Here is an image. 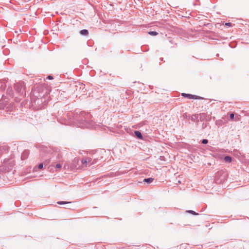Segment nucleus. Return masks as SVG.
Instances as JSON below:
<instances>
[{
	"label": "nucleus",
	"mask_w": 249,
	"mask_h": 249,
	"mask_svg": "<svg viewBox=\"0 0 249 249\" xmlns=\"http://www.w3.org/2000/svg\"><path fill=\"white\" fill-rule=\"evenodd\" d=\"M81 127L92 128L94 127V123L93 122H85L84 124H80L79 125Z\"/></svg>",
	"instance_id": "1"
},
{
	"label": "nucleus",
	"mask_w": 249,
	"mask_h": 249,
	"mask_svg": "<svg viewBox=\"0 0 249 249\" xmlns=\"http://www.w3.org/2000/svg\"><path fill=\"white\" fill-rule=\"evenodd\" d=\"M182 96L185 97H187L189 99H197L198 97L196 95H194L190 94L182 93Z\"/></svg>",
	"instance_id": "2"
},
{
	"label": "nucleus",
	"mask_w": 249,
	"mask_h": 249,
	"mask_svg": "<svg viewBox=\"0 0 249 249\" xmlns=\"http://www.w3.org/2000/svg\"><path fill=\"white\" fill-rule=\"evenodd\" d=\"M91 161L90 158H85L82 160V163L86 167L88 166V163H89Z\"/></svg>",
	"instance_id": "3"
},
{
	"label": "nucleus",
	"mask_w": 249,
	"mask_h": 249,
	"mask_svg": "<svg viewBox=\"0 0 249 249\" xmlns=\"http://www.w3.org/2000/svg\"><path fill=\"white\" fill-rule=\"evenodd\" d=\"M15 89L18 92H21L22 87L20 84H17L15 85Z\"/></svg>",
	"instance_id": "4"
},
{
	"label": "nucleus",
	"mask_w": 249,
	"mask_h": 249,
	"mask_svg": "<svg viewBox=\"0 0 249 249\" xmlns=\"http://www.w3.org/2000/svg\"><path fill=\"white\" fill-rule=\"evenodd\" d=\"M199 116L200 120L201 121H203L204 120H207L206 118V117L207 116L205 113H201L199 115Z\"/></svg>",
	"instance_id": "5"
},
{
	"label": "nucleus",
	"mask_w": 249,
	"mask_h": 249,
	"mask_svg": "<svg viewBox=\"0 0 249 249\" xmlns=\"http://www.w3.org/2000/svg\"><path fill=\"white\" fill-rule=\"evenodd\" d=\"M135 136L139 139H142V136L141 133L139 131H135L134 132Z\"/></svg>",
	"instance_id": "6"
},
{
	"label": "nucleus",
	"mask_w": 249,
	"mask_h": 249,
	"mask_svg": "<svg viewBox=\"0 0 249 249\" xmlns=\"http://www.w3.org/2000/svg\"><path fill=\"white\" fill-rule=\"evenodd\" d=\"M154 180V178H144L143 179V182H146V183H150L151 182H152Z\"/></svg>",
	"instance_id": "7"
},
{
	"label": "nucleus",
	"mask_w": 249,
	"mask_h": 249,
	"mask_svg": "<svg viewBox=\"0 0 249 249\" xmlns=\"http://www.w3.org/2000/svg\"><path fill=\"white\" fill-rule=\"evenodd\" d=\"M88 33H89L88 31L86 29L82 30L80 31V34L82 35L87 36V35H88Z\"/></svg>",
	"instance_id": "8"
},
{
	"label": "nucleus",
	"mask_w": 249,
	"mask_h": 249,
	"mask_svg": "<svg viewBox=\"0 0 249 249\" xmlns=\"http://www.w3.org/2000/svg\"><path fill=\"white\" fill-rule=\"evenodd\" d=\"M224 160L226 162L230 163L231 161V157H230L229 156H226L224 158Z\"/></svg>",
	"instance_id": "9"
},
{
	"label": "nucleus",
	"mask_w": 249,
	"mask_h": 249,
	"mask_svg": "<svg viewBox=\"0 0 249 249\" xmlns=\"http://www.w3.org/2000/svg\"><path fill=\"white\" fill-rule=\"evenodd\" d=\"M197 115H193L191 117L192 120L193 121H196L197 119Z\"/></svg>",
	"instance_id": "10"
},
{
	"label": "nucleus",
	"mask_w": 249,
	"mask_h": 249,
	"mask_svg": "<svg viewBox=\"0 0 249 249\" xmlns=\"http://www.w3.org/2000/svg\"><path fill=\"white\" fill-rule=\"evenodd\" d=\"M148 34L152 36H156L158 35V33L155 31H151L148 33Z\"/></svg>",
	"instance_id": "11"
},
{
	"label": "nucleus",
	"mask_w": 249,
	"mask_h": 249,
	"mask_svg": "<svg viewBox=\"0 0 249 249\" xmlns=\"http://www.w3.org/2000/svg\"><path fill=\"white\" fill-rule=\"evenodd\" d=\"M70 202H67V201H58L57 202V203L58 204H68V203H70Z\"/></svg>",
	"instance_id": "12"
},
{
	"label": "nucleus",
	"mask_w": 249,
	"mask_h": 249,
	"mask_svg": "<svg viewBox=\"0 0 249 249\" xmlns=\"http://www.w3.org/2000/svg\"><path fill=\"white\" fill-rule=\"evenodd\" d=\"M62 167V164L57 163L55 165V168L57 169H60Z\"/></svg>",
	"instance_id": "13"
},
{
	"label": "nucleus",
	"mask_w": 249,
	"mask_h": 249,
	"mask_svg": "<svg viewBox=\"0 0 249 249\" xmlns=\"http://www.w3.org/2000/svg\"><path fill=\"white\" fill-rule=\"evenodd\" d=\"M64 168L65 169H69V166L68 165V163H65L64 165Z\"/></svg>",
	"instance_id": "14"
},
{
	"label": "nucleus",
	"mask_w": 249,
	"mask_h": 249,
	"mask_svg": "<svg viewBox=\"0 0 249 249\" xmlns=\"http://www.w3.org/2000/svg\"><path fill=\"white\" fill-rule=\"evenodd\" d=\"M208 142V141L206 139H203L202 141V143L203 144H206Z\"/></svg>",
	"instance_id": "15"
},
{
	"label": "nucleus",
	"mask_w": 249,
	"mask_h": 249,
	"mask_svg": "<svg viewBox=\"0 0 249 249\" xmlns=\"http://www.w3.org/2000/svg\"><path fill=\"white\" fill-rule=\"evenodd\" d=\"M189 213H191L194 215H196L197 214V213H196L195 212L193 211H188Z\"/></svg>",
	"instance_id": "16"
},
{
	"label": "nucleus",
	"mask_w": 249,
	"mask_h": 249,
	"mask_svg": "<svg viewBox=\"0 0 249 249\" xmlns=\"http://www.w3.org/2000/svg\"><path fill=\"white\" fill-rule=\"evenodd\" d=\"M43 167V164L42 163H40V164H39L38 166V169H42Z\"/></svg>",
	"instance_id": "17"
},
{
	"label": "nucleus",
	"mask_w": 249,
	"mask_h": 249,
	"mask_svg": "<svg viewBox=\"0 0 249 249\" xmlns=\"http://www.w3.org/2000/svg\"><path fill=\"white\" fill-rule=\"evenodd\" d=\"M225 25L228 26H231V23L230 22H227V23H225Z\"/></svg>",
	"instance_id": "18"
},
{
	"label": "nucleus",
	"mask_w": 249,
	"mask_h": 249,
	"mask_svg": "<svg viewBox=\"0 0 249 249\" xmlns=\"http://www.w3.org/2000/svg\"><path fill=\"white\" fill-rule=\"evenodd\" d=\"M47 79H48L51 80V79H53V76H51V75H49V76H48L47 77Z\"/></svg>",
	"instance_id": "19"
},
{
	"label": "nucleus",
	"mask_w": 249,
	"mask_h": 249,
	"mask_svg": "<svg viewBox=\"0 0 249 249\" xmlns=\"http://www.w3.org/2000/svg\"><path fill=\"white\" fill-rule=\"evenodd\" d=\"M234 116V114H233V113L231 114H230V118H231V119H233Z\"/></svg>",
	"instance_id": "20"
},
{
	"label": "nucleus",
	"mask_w": 249,
	"mask_h": 249,
	"mask_svg": "<svg viewBox=\"0 0 249 249\" xmlns=\"http://www.w3.org/2000/svg\"><path fill=\"white\" fill-rule=\"evenodd\" d=\"M28 152L27 151H25L24 152L23 155L22 156V157H23L24 156V155L27 154Z\"/></svg>",
	"instance_id": "21"
},
{
	"label": "nucleus",
	"mask_w": 249,
	"mask_h": 249,
	"mask_svg": "<svg viewBox=\"0 0 249 249\" xmlns=\"http://www.w3.org/2000/svg\"><path fill=\"white\" fill-rule=\"evenodd\" d=\"M78 161V160H77V159H75V160H74V162H76V161Z\"/></svg>",
	"instance_id": "22"
}]
</instances>
